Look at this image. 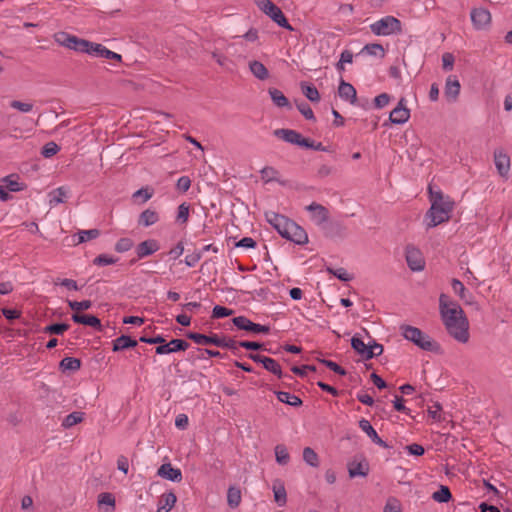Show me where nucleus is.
Instances as JSON below:
<instances>
[{"instance_id":"nucleus-20","label":"nucleus","mask_w":512,"mask_h":512,"mask_svg":"<svg viewBox=\"0 0 512 512\" xmlns=\"http://www.w3.org/2000/svg\"><path fill=\"white\" fill-rule=\"evenodd\" d=\"M160 217L156 210L148 208L144 210L138 218V225L143 227H149L159 221Z\"/></svg>"},{"instance_id":"nucleus-18","label":"nucleus","mask_w":512,"mask_h":512,"mask_svg":"<svg viewBox=\"0 0 512 512\" xmlns=\"http://www.w3.org/2000/svg\"><path fill=\"white\" fill-rule=\"evenodd\" d=\"M338 94L341 99L349 102L350 104H354L357 101V92L352 84L341 80L338 87Z\"/></svg>"},{"instance_id":"nucleus-4","label":"nucleus","mask_w":512,"mask_h":512,"mask_svg":"<svg viewBox=\"0 0 512 512\" xmlns=\"http://www.w3.org/2000/svg\"><path fill=\"white\" fill-rule=\"evenodd\" d=\"M370 31L376 36H391L402 33V23L394 16H384L369 25Z\"/></svg>"},{"instance_id":"nucleus-55","label":"nucleus","mask_w":512,"mask_h":512,"mask_svg":"<svg viewBox=\"0 0 512 512\" xmlns=\"http://www.w3.org/2000/svg\"><path fill=\"white\" fill-rule=\"evenodd\" d=\"M318 361L321 364L325 365L330 370H332L333 372H335L341 376H345L347 374L346 370L334 361L327 360V359H318Z\"/></svg>"},{"instance_id":"nucleus-48","label":"nucleus","mask_w":512,"mask_h":512,"mask_svg":"<svg viewBox=\"0 0 512 512\" xmlns=\"http://www.w3.org/2000/svg\"><path fill=\"white\" fill-rule=\"evenodd\" d=\"M105 46L99 43L90 42L87 40V45L85 46V50L82 53H87L92 56H102V52Z\"/></svg>"},{"instance_id":"nucleus-28","label":"nucleus","mask_w":512,"mask_h":512,"mask_svg":"<svg viewBox=\"0 0 512 512\" xmlns=\"http://www.w3.org/2000/svg\"><path fill=\"white\" fill-rule=\"evenodd\" d=\"M358 55H369L379 58H384L385 50L381 44L369 43L366 44L358 53Z\"/></svg>"},{"instance_id":"nucleus-16","label":"nucleus","mask_w":512,"mask_h":512,"mask_svg":"<svg viewBox=\"0 0 512 512\" xmlns=\"http://www.w3.org/2000/svg\"><path fill=\"white\" fill-rule=\"evenodd\" d=\"M160 249V245L155 239H148L139 243L136 247V254L139 259L152 255Z\"/></svg>"},{"instance_id":"nucleus-9","label":"nucleus","mask_w":512,"mask_h":512,"mask_svg":"<svg viewBox=\"0 0 512 512\" xmlns=\"http://www.w3.org/2000/svg\"><path fill=\"white\" fill-rule=\"evenodd\" d=\"M473 27L476 30L488 29L491 25V14L485 8H474L470 13Z\"/></svg>"},{"instance_id":"nucleus-6","label":"nucleus","mask_w":512,"mask_h":512,"mask_svg":"<svg viewBox=\"0 0 512 512\" xmlns=\"http://www.w3.org/2000/svg\"><path fill=\"white\" fill-rule=\"evenodd\" d=\"M261 10L280 27L293 31V27L289 24L282 10L272 1L264 0L261 3Z\"/></svg>"},{"instance_id":"nucleus-26","label":"nucleus","mask_w":512,"mask_h":512,"mask_svg":"<svg viewBox=\"0 0 512 512\" xmlns=\"http://www.w3.org/2000/svg\"><path fill=\"white\" fill-rule=\"evenodd\" d=\"M460 92V83L456 77H448L445 84V96L448 99L455 100Z\"/></svg>"},{"instance_id":"nucleus-15","label":"nucleus","mask_w":512,"mask_h":512,"mask_svg":"<svg viewBox=\"0 0 512 512\" xmlns=\"http://www.w3.org/2000/svg\"><path fill=\"white\" fill-rule=\"evenodd\" d=\"M369 463L365 458L361 461L353 460L348 463V473L350 478L366 477L369 474Z\"/></svg>"},{"instance_id":"nucleus-21","label":"nucleus","mask_w":512,"mask_h":512,"mask_svg":"<svg viewBox=\"0 0 512 512\" xmlns=\"http://www.w3.org/2000/svg\"><path fill=\"white\" fill-rule=\"evenodd\" d=\"M351 346L358 354L362 355L364 359L369 360L374 358L373 351L368 348V344L366 345L361 338L357 336L352 337Z\"/></svg>"},{"instance_id":"nucleus-52","label":"nucleus","mask_w":512,"mask_h":512,"mask_svg":"<svg viewBox=\"0 0 512 512\" xmlns=\"http://www.w3.org/2000/svg\"><path fill=\"white\" fill-rule=\"evenodd\" d=\"M67 303H68V306L76 312L88 310L92 306V302L90 300H83V301L68 300Z\"/></svg>"},{"instance_id":"nucleus-60","label":"nucleus","mask_w":512,"mask_h":512,"mask_svg":"<svg viewBox=\"0 0 512 512\" xmlns=\"http://www.w3.org/2000/svg\"><path fill=\"white\" fill-rule=\"evenodd\" d=\"M191 186V180L188 176H181L176 183V188L180 192H187Z\"/></svg>"},{"instance_id":"nucleus-54","label":"nucleus","mask_w":512,"mask_h":512,"mask_svg":"<svg viewBox=\"0 0 512 512\" xmlns=\"http://www.w3.org/2000/svg\"><path fill=\"white\" fill-rule=\"evenodd\" d=\"M171 353L185 351L189 348L190 344L183 339H172L169 342Z\"/></svg>"},{"instance_id":"nucleus-35","label":"nucleus","mask_w":512,"mask_h":512,"mask_svg":"<svg viewBox=\"0 0 512 512\" xmlns=\"http://www.w3.org/2000/svg\"><path fill=\"white\" fill-rule=\"evenodd\" d=\"M428 192L431 204L436 202L441 203L451 201V198L449 196H444V194L439 188H435L431 184L428 186Z\"/></svg>"},{"instance_id":"nucleus-32","label":"nucleus","mask_w":512,"mask_h":512,"mask_svg":"<svg viewBox=\"0 0 512 512\" xmlns=\"http://www.w3.org/2000/svg\"><path fill=\"white\" fill-rule=\"evenodd\" d=\"M268 92H269V95H270L273 103L277 107H280V108L290 107L289 100L280 90H278L276 88H270Z\"/></svg>"},{"instance_id":"nucleus-31","label":"nucleus","mask_w":512,"mask_h":512,"mask_svg":"<svg viewBox=\"0 0 512 512\" xmlns=\"http://www.w3.org/2000/svg\"><path fill=\"white\" fill-rule=\"evenodd\" d=\"M274 499L279 506H284L287 502V493L284 484L281 481H276L273 484Z\"/></svg>"},{"instance_id":"nucleus-23","label":"nucleus","mask_w":512,"mask_h":512,"mask_svg":"<svg viewBox=\"0 0 512 512\" xmlns=\"http://www.w3.org/2000/svg\"><path fill=\"white\" fill-rule=\"evenodd\" d=\"M177 501L176 495L173 492L164 493L158 502L156 512H169Z\"/></svg>"},{"instance_id":"nucleus-17","label":"nucleus","mask_w":512,"mask_h":512,"mask_svg":"<svg viewBox=\"0 0 512 512\" xmlns=\"http://www.w3.org/2000/svg\"><path fill=\"white\" fill-rule=\"evenodd\" d=\"M403 102V99L400 100L390 113L389 119L393 124H404L410 117V111L404 106Z\"/></svg>"},{"instance_id":"nucleus-25","label":"nucleus","mask_w":512,"mask_h":512,"mask_svg":"<svg viewBox=\"0 0 512 512\" xmlns=\"http://www.w3.org/2000/svg\"><path fill=\"white\" fill-rule=\"evenodd\" d=\"M249 69H250V72L253 74V76L259 80L264 81V80L268 79V77H269L268 69L260 61H257V60L250 61Z\"/></svg>"},{"instance_id":"nucleus-29","label":"nucleus","mask_w":512,"mask_h":512,"mask_svg":"<svg viewBox=\"0 0 512 512\" xmlns=\"http://www.w3.org/2000/svg\"><path fill=\"white\" fill-rule=\"evenodd\" d=\"M275 393L277 399L282 403L288 404L293 407H299L302 405V400L295 394L286 391H278Z\"/></svg>"},{"instance_id":"nucleus-19","label":"nucleus","mask_w":512,"mask_h":512,"mask_svg":"<svg viewBox=\"0 0 512 512\" xmlns=\"http://www.w3.org/2000/svg\"><path fill=\"white\" fill-rule=\"evenodd\" d=\"M71 319L75 323L87 325V326L93 327L99 331L102 330V325H101L100 319L94 315L74 313V314H72Z\"/></svg>"},{"instance_id":"nucleus-10","label":"nucleus","mask_w":512,"mask_h":512,"mask_svg":"<svg viewBox=\"0 0 512 512\" xmlns=\"http://www.w3.org/2000/svg\"><path fill=\"white\" fill-rule=\"evenodd\" d=\"M406 262L412 271H422L425 267V260L421 251L414 246L406 247Z\"/></svg>"},{"instance_id":"nucleus-24","label":"nucleus","mask_w":512,"mask_h":512,"mask_svg":"<svg viewBox=\"0 0 512 512\" xmlns=\"http://www.w3.org/2000/svg\"><path fill=\"white\" fill-rule=\"evenodd\" d=\"M137 346V341L132 339L130 336L121 335L113 341L114 352L123 351L125 349L134 348Z\"/></svg>"},{"instance_id":"nucleus-50","label":"nucleus","mask_w":512,"mask_h":512,"mask_svg":"<svg viewBox=\"0 0 512 512\" xmlns=\"http://www.w3.org/2000/svg\"><path fill=\"white\" fill-rule=\"evenodd\" d=\"M118 261V258L113 256H109L107 254H100L94 258L93 264L97 266H107L115 264Z\"/></svg>"},{"instance_id":"nucleus-41","label":"nucleus","mask_w":512,"mask_h":512,"mask_svg":"<svg viewBox=\"0 0 512 512\" xmlns=\"http://www.w3.org/2000/svg\"><path fill=\"white\" fill-rule=\"evenodd\" d=\"M263 367L278 378H282L284 376L280 364L273 358L268 357L264 362Z\"/></svg>"},{"instance_id":"nucleus-58","label":"nucleus","mask_w":512,"mask_h":512,"mask_svg":"<svg viewBox=\"0 0 512 512\" xmlns=\"http://www.w3.org/2000/svg\"><path fill=\"white\" fill-rule=\"evenodd\" d=\"M189 218V206L186 203H182L178 206L177 220L181 223H186Z\"/></svg>"},{"instance_id":"nucleus-56","label":"nucleus","mask_w":512,"mask_h":512,"mask_svg":"<svg viewBox=\"0 0 512 512\" xmlns=\"http://www.w3.org/2000/svg\"><path fill=\"white\" fill-rule=\"evenodd\" d=\"M86 45L87 40L78 38L77 36L73 35L68 49L74 50L76 52H83V50H85Z\"/></svg>"},{"instance_id":"nucleus-3","label":"nucleus","mask_w":512,"mask_h":512,"mask_svg":"<svg viewBox=\"0 0 512 512\" xmlns=\"http://www.w3.org/2000/svg\"><path fill=\"white\" fill-rule=\"evenodd\" d=\"M454 209V202L446 201L441 203H432L430 209L425 215L427 228H433L450 220Z\"/></svg>"},{"instance_id":"nucleus-37","label":"nucleus","mask_w":512,"mask_h":512,"mask_svg":"<svg viewBox=\"0 0 512 512\" xmlns=\"http://www.w3.org/2000/svg\"><path fill=\"white\" fill-rule=\"evenodd\" d=\"M276 462L279 465H286L290 460V455L285 445L278 444L275 446Z\"/></svg>"},{"instance_id":"nucleus-46","label":"nucleus","mask_w":512,"mask_h":512,"mask_svg":"<svg viewBox=\"0 0 512 512\" xmlns=\"http://www.w3.org/2000/svg\"><path fill=\"white\" fill-rule=\"evenodd\" d=\"M359 427L363 432L367 434L372 442H374L379 437L376 430L367 419H361L359 421Z\"/></svg>"},{"instance_id":"nucleus-49","label":"nucleus","mask_w":512,"mask_h":512,"mask_svg":"<svg viewBox=\"0 0 512 512\" xmlns=\"http://www.w3.org/2000/svg\"><path fill=\"white\" fill-rule=\"evenodd\" d=\"M60 147L53 141L46 143L41 149L44 158H51L58 153Z\"/></svg>"},{"instance_id":"nucleus-33","label":"nucleus","mask_w":512,"mask_h":512,"mask_svg":"<svg viewBox=\"0 0 512 512\" xmlns=\"http://www.w3.org/2000/svg\"><path fill=\"white\" fill-rule=\"evenodd\" d=\"M84 415L85 414L80 411L72 412L64 418V420L62 422V426L64 428H71L74 425L81 423L84 419Z\"/></svg>"},{"instance_id":"nucleus-53","label":"nucleus","mask_w":512,"mask_h":512,"mask_svg":"<svg viewBox=\"0 0 512 512\" xmlns=\"http://www.w3.org/2000/svg\"><path fill=\"white\" fill-rule=\"evenodd\" d=\"M133 241L130 238H120L115 244V250L119 253L129 251L133 247Z\"/></svg>"},{"instance_id":"nucleus-40","label":"nucleus","mask_w":512,"mask_h":512,"mask_svg":"<svg viewBox=\"0 0 512 512\" xmlns=\"http://www.w3.org/2000/svg\"><path fill=\"white\" fill-rule=\"evenodd\" d=\"M227 502L231 508H236L241 502V491L236 487H230L227 492Z\"/></svg>"},{"instance_id":"nucleus-30","label":"nucleus","mask_w":512,"mask_h":512,"mask_svg":"<svg viewBox=\"0 0 512 512\" xmlns=\"http://www.w3.org/2000/svg\"><path fill=\"white\" fill-rule=\"evenodd\" d=\"M59 368L62 372L78 371L81 368V360L74 357H65L60 361Z\"/></svg>"},{"instance_id":"nucleus-44","label":"nucleus","mask_w":512,"mask_h":512,"mask_svg":"<svg viewBox=\"0 0 512 512\" xmlns=\"http://www.w3.org/2000/svg\"><path fill=\"white\" fill-rule=\"evenodd\" d=\"M260 173H261V178L265 182H272V181L278 182L279 181V178H278L279 172L274 167L266 166L260 171Z\"/></svg>"},{"instance_id":"nucleus-42","label":"nucleus","mask_w":512,"mask_h":512,"mask_svg":"<svg viewBox=\"0 0 512 512\" xmlns=\"http://www.w3.org/2000/svg\"><path fill=\"white\" fill-rule=\"evenodd\" d=\"M326 271L343 282H349L353 279V275L348 273L347 270L344 268L334 269L332 267H327Z\"/></svg>"},{"instance_id":"nucleus-62","label":"nucleus","mask_w":512,"mask_h":512,"mask_svg":"<svg viewBox=\"0 0 512 512\" xmlns=\"http://www.w3.org/2000/svg\"><path fill=\"white\" fill-rule=\"evenodd\" d=\"M98 503L100 505L115 506V498L111 493H101L98 496Z\"/></svg>"},{"instance_id":"nucleus-59","label":"nucleus","mask_w":512,"mask_h":512,"mask_svg":"<svg viewBox=\"0 0 512 512\" xmlns=\"http://www.w3.org/2000/svg\"><path fill=\"white\" fill-rule=\"evenodd\" d=\"M54 283H55V285L64 286V287H66L69 290H74V291L79 290L77 282L75 280H73V279H67V278L60 279V278H58Z\"/></svg>"},{"instance_id":"nucleus-38","label":"nucleus","mask_w":512,"mask_h":512,"mask_svg":"<svg viewBox=\"0 0 512 512\" xmlns=\"http://www.w3.org/2000/svg\"><path fill=\"white\" fill-rule=\"evenodd\" d=\"M452 498V494L447 486L441 485L440 488L432 494V499L439 503H446Z\"/></svg>"},{"instance_id":"nucleus-61","label":"nucleus","mask_w":512,"mask_h":512,"mask_svg":"<svg viewBox=\"0 0 512 512\" xmlns=\"http://www.w3.org/2000/svg\"><path fill=\"white\" fill-rule=\"evenodd\" d=\"M11 107L17 109L21 112H30L33 108V104L29 102H21L18 100H14L11 102Z\"/></svg>"},{"instance_id":"nucleus-1","label":"nucleus","mask_w":512,"mask_h":512,"mask_svg":"<svg viewBox=\"0 0 512 512\" xmlns=\"http://www.w3.org/2000/svg\"><path fill=\"white\" fill-rule=\"evenodd\" d=\"M439 310L448 334L460 343L468 342L469 322L460 305L442 293L439 297Z\"/></svg>"},{"instance_id":"nucleus-2","label":"nucleus","mask_w":512,"mask_h":512,"mask_svg":"<svg viewBox=\"0 0 512 512\" xmlns=\"http://www.w3.org/2000/svg\"><path fill=\"white\" fill-rule=\"evenodd\" d=\"M400 330L406 340L413 342L419 348L430 352L439 351V344L419 328L410 325H402Z\"/></svg>"},{"instance_id":"nucleus-7","label":"nucleus","mask_w":512,"mask_h":512,"mask_svg":"<svg viewBox=\"0 0 512 512\" xmlns=\"http://www.w3.org/2000/svg\"><path fill=\"white\" fill-rule=\"evenodd\" d=\"M232 322L240 330H245L256 334H268L270 332V327L268 325L254 323L245 316L234 317Z\"/></svg>"},{"instance_id":"nucleus-43","label":"nucleus","mask_w":512,"mask_h":512,"mask_svg":"<svg viewBox=\"0 0 512 512\" xmlns=\"http://www.w3.org/2000/svg\"><path fill=\"white\" fill-rule=\"evenodd\" d=\"M50 204L56 205L63 203L67 197V191L64 187H58L50 193Z\"/></svg>"},{"instance_id":"nucleus-22","label":"nucleus","mask_w":512,"mask_h":512,"mask_svg":"<svg viewBox=\"0 0 512 512\" xmlns=\"http://www.w3.org/2000/svg\"><path fill=\"white\" fill-rule=\"evenodd\" d=\"M186 336L199 345H215L218 337L217 334L204 335L197 332H188Z\"/></svg>"},{"instance_id":"nucleus-51","label":"nucleus","mask_w":512,"mask_h":512,"mask_svg":"<svg viewBox=\"0 0 512 512\" xmlns=\"http://www.w3.org/2000/svg\"><path fill=\"white\" fill-rule=\"evenodd\" d=\"M72 37L73 35L62 31L54 34V41L58 45L68 48L70 46Z\"/></svg>"},{"instance_id":"nucleus-14","label":"nucleus","mask_w":512,"mask_h":512,"mask_svg":"<svg viewBox=\"0 0 512 512\" xmlns=\"http://www.w3.org/2000/svg\"><path fill=\"white\" fill-rule=\"evenodd\" d=\"M157 475L172 482H181L183 478L181 470L173 467L171 463L162 464L158 468Z\"/></svg>"},{"instance_id":"nucleus-13","label":"nucleus","mask_w":512,"mask_h":512,"mask_svg":"<svg viewBox=\"0 0 512 512\" xmlns=\"http://www.w3.org/2000/svg\"><path fill=\"white\" fill-rule=\"evenodd\" d=\"M265 218L269 224H271L277 232L283 237L284 233H287V226L290 225V219L284 215L278 214L276 212H266Z\"/></svg>"},{"instance_id":"nucleus-5","label":"nucleus","mask_w":512,"mask_h":512,"mask_svg":"<svg viewBox=\"0 0 512 512\" xmlns=\"http://www.w3.org/2000/svg\"><path fill=\"white\" fill-rule=\"evenodd\" d=\"M273 135L277 139L287 143L295 144L305 148H312L315 150H323L321 143L315 145L314 141H311L308 138H304L300 133L296 132V130H274Z\"/></svg>"},{"instance_id":"nucleus-27","label":"nucleus","mask_w":512,"mask_h":512,"mask_svg":"<svg viewBox=\"0 0 512 512\" xmlns=\"http://www.w3.org/2000/svg\"><path fill=\"white\" fill-rule=\"evenodd\" d=\"M19 176L16 174H11L2 179L4 183V187L11 192H19L26 188L24 183L18 181Z\"/></svg>"},{"instance_id":"nucleus-47","label":"nucleus","mask_w":512,"mask_h":512,"mask_svg":"<svg viewBox=\"0 0 512 512\" xmlns=\"http://www.w3.org/2000/svg\"><path fill=\"white\" fill-rule=\"evenodd\" d=\"M69 325L66 323H53L44 328L45 333L54 334V335H62L65 331L69 329Z\"/></svg>"},{"instance_id":"nucleus-39","label":"nucleus","mask_w":512,"mask_h":512,"mask_svg":"<svg viewBox=\"0 0 512 512\" xmlns=\"http://www.w3.org/2000/svg\"><path fill=\"white\" fill-rule=\"evenodd\" d=\"M301 89L305 97L311 102H318L320 100V94L315 86L302 83Z\"/></svg>"},{"instance_id":"nucleus-8","label":"nucleus","mask_w":512,"mask_h":512,"mask_svg":"<svg viewBox=\"0 0 512 512\" xmlns=\"http://www.w3.org/2000/svg\"><path fill=\"white\" fill-rule=\"evenodd\" d=\"M289 224L287 226V233L283 234V238L297 244L303 245L308 242V235L306 231L299 226L296 222L290 219Z\"/></svg>"},{"instance_id":"nucleus-36","label":"nucleus","mask_w":512,"mask_h":512,"mask_svg":"<svg viewBox=\"0 0 512 512\" xmlns=\"http://www.w3.org/2000/svg\"><path fill=\"white\" fill-rule=\"evenodd\" d=\"M303 460L307 465L315 468L320 464L317 453L310 447L303 449Z\"/></svg>"},{"instance_id":"nucleus-64","label":"nucleus","mask_w":512,"mask_h":512,"mask_svg":"<svg viewBox=\"0 0 512 512\" xmlns=\"http://www.w3.org/2000/svg\"><path fill=\"white\" fill-rule=\"evenodd\" d=\"M383 512H401L399 502L396 499H389L384 506Z\"/></svg>"},{"instance_id":"nucleus-11","label":"nucleus","mask_w":512,"mask_h":512,"mask_svg":"<svg viewBox=\"0 0 512 512\" xmlns=\"http://www.w3.org/2000/svg\"><path fill=\"white\" fill-rule=\"evenodd\" d=\"M306 210L310 213V218L314 224L321 226L326 223L329 219V211L326 207L316 202H312L306 207Z\"/></svg>"},{"instance_id":"nucleus-63","label":"nucleus","mask_w":512,"mask_h":512,"mask_svg":"<svg viewBox=\"0 0 512 512\" xmlns=\"http://www.w3.org/2000/svg\"><path fill=\"white\" fill-rule=\"evenodd\" d=\"M189 425V419H188V416L186 414H178L175 418V426L180 429V430H185L187 429Z\"/></svg>"},{"instance_id":"nucleus-34","label":"nucleus","mask_w":512,"mask_h":512,"mask_svg":"<svg viewBox=\"0 0 512 512\" xmlns=\"http://www.w3.org/2000/svg\"><path fill=\"white\" fill-rule=\"evenodd\" d=\"M451 285L455 294H457L466 303H470L469 298L471 297V294L468 293L467 289L461 281L458 279H453Z\"/></svg>"},{"instance_id":"nucleus-57","label":"nucleus","mask_w":512,"mask_h":512,"mask_svg":"<svg viewBox=\"0 0 512 512\" xmlns=\"http://www.w3.org/2000/svg\"><path fill=\"white\" fill-rule=\"evenodd\" d=\"M233 314V310L224 306L216 305L212 310L213 318H224Z\"/></svg>"},{"instance_id":"nucleus-12","label":"nucleus","mask_w":512,"mask_h":512,"mask_svg":"<svg viewBox=\"0 0 512 512\" xmlns=\"http://www.w3.org/2000/svg\"><path fill=\"white\" fill-rule=\"evenodd\" d=\"M494 163L498 174L504 178L508 179L509 171H510V158L504 153L503 150H495L494 152Z\"/></svg>"},{"instance_id":"nucleus-45","label":"nucleus","mask_w":512,"mask_h":512,"mask_svg":"<svg viewBox=\"0 0 512 512\" xmlns=\"http://www.w3.org/2000/svg\"><path fill=\"white\" fill-rule=\"evenodd\" d=\"M100 235L98 229L80 230L77 233L78 241L77 244L86 242L88 240L96 239Z\"/></svg>"}]
</instances>
